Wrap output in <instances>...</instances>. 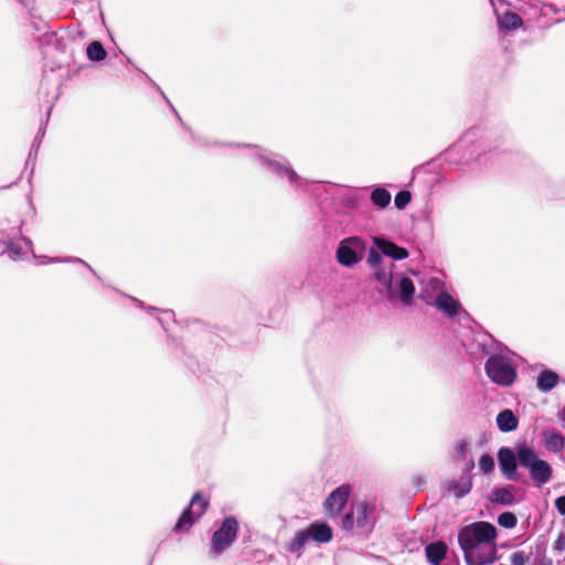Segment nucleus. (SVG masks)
Listing matches in <instances>:
<instances>
[{
  "label": "nucleus",
  "mask_w": 565,
  "mask_h": 565,
  "mask_svg": "<svg viewBox=\"0 0 565 565\" xmlns=\"http://www.w3.org/2000/svg\"><path fill=\"white\" fill-rule=\"evenodd\" d=\"M487 377L495 385L508 388L518 380V363L514 353L508 348H501L489 356L484 363Z\"/></svg>",
  "instance_id": "f257e3e1"
},
{
  "label": "nucleus",
  "mask_w": 565,
  "mask_h": 565,
  "mask_svg": "<svg viewBox=\"0 0 565 565\" xmlns=\"http://www.w3.org/2000/svg\"><path fill=\"white\" fill-rule=\"evenodd\" d=\"M409 256L408 249H370L369 265L374 269V278L388 294L393 287V260L405 259Z\"/></svg>",
  "instance_id": "f03ea898"
},
{
  "label": "nucleus",
  "mask_w": 565,
  "mask_h": 565,
  "mask_svg": "<svg viewBox=\"0 0 565 565\" xmlns=\"http://www.w3.org/2000/svg\"><path fill=\"white\" fill-rule=\"evenodd\" d=\"M519 465L526 469L537 487L546 484L553 477L552 466L539 457L533 446L519 444Z\"/></svg>",
  "instance_id": "7ed1b4c3"
},
{
  "label": "nucleus",
  "mask_w": 565,
  "mask_h": 565,
  "mask_svg": "<svg viewBox=\"0 0 565 565\" xmlns=\"http://www.w3.org/2000/svg\"><path fill=\"white\" fill-rule=\"evenodd\" d=\"M497 535V527L493 524L486 521H477L459 530L458 543L461 550L470 548L476 545L494 542Z\"/></svg>",
  "instance_id": "20e7f679"
},
{
  "label": "nucleus",
  "mask_w": 565,
  "mask_h": 565,
  "mask_svg": "<svg viewBox=\"0 0 565 565\" xmlns=\"http://www.w3.org/2000/svg\"><path fill=\"white\" fill-rule=\"evenodd\" d=\"M209 508V501L204 499L200 492L194 493L190 504L182 511L179 516L173 532L186 533L199 521V519L205 513Z\"/></svg>",
  "instance_id": "39448f33"
},
{
  "label": "nucleus",
  "mask_w": 565,
  "mask_h": 565,
  "mask_svg": "<svg viewBox=\"0 0 565 565\" xmlns=\"http://www.w3.org/2000/svg\"><path fill=\"white\" fill-rule=\"evenodd\" d=\"M238 532V522L234 516H226L221 526L213 533L210 552L220 556L235 541Z\"/></svg>",
  "instance_id": "423d86ee"
},
{
  "label": "nucleus",
  "mask_w": 565,
  "mask_h": 565,
  "mask_svg": "<svg viewBox=\"0 0 565 565\" xmlns=\"http://www.w3.org/2000/svg\"><path fill=\"white\" fill-rule=\"evenodd\" d=\"M461 551L467 565H490L498 558L495 541L470 548H462Z\"/></svg>",
  "instance_id": "0eeeda50"
},
{
  "label": "nucleus",
  "mask_w": 565,
  "mask_h": 565,
  "mask_svg": "<svg viewBox=\"0 0 565 565\" xmlns=\"http://www.w3.org/2000/svg\"><path fill=\"white\" fill-rule=\"evenodd\" d=\"M503 347L505 345L497 341L490 333L480 331L472 334L467 350L470 354H482L489 358Z\"/></svg>",
  "instance_id": "6e6552de"
},
{
  "label": "nucleus",
  "mask_w": 565,
  "mask_h": 565,
  "mask_svg": "<svg viewBox=\"0 0 565 565\" xmlns=\"http://www.w3.org/2000/svg\"><path fill=\"white\" fill-rule=\"evenodd\" d=\"M7 255L12 262H32L35 265H46L61 262H68V258L47 257L39 255L35 249H3L0 256Z\"/></svg>",
  "instance_id": "1a4fd4ad"
},
{
  "label": "nucleus",
  "mask_w": 565,
  "mask_h": 565,
  "mask_svg": "<svg viewBox=\"0 0 565 565\" xmlns=\"http://www.w3.org/2000/svg\"><path fill=\"white\" fill-rule=\"evenodd\" d=\"M433 305L449 319L460 318L461 316L465 318L469 317L461 303L447 291H440Z\"/></svg>",
  "instance_id": "9d476101"
},
{
  "label": "nucleus",
  "mask_w": 565,
  "mask_h": 565,
  "mask_svg": "<svg viewBox=\"0 0 565 565\" xmlns=\"http://www.w3.org/2000/svg\"><path fill=\"white\" fill-rule=\"evenodd\" d=\"M498 461L502 475L508 480L518 479V465H519V444L515 450L509 447H501L498 451Z\"/></svg>",
  "instance_id": "9b49d317"
},
{
  "label": "nucleus",
  "mask_w": 565,
  "mask_h": 565,
  "mask_svg": "<svg viewBox=\"0 0 565 565\" xmlns=\"http://www.w3.org/2000/svg\"><path fill=\"white\" fill-rule=\"evenodd\" d=\"M350 492L351 488L348 484H342L333 490L323 503L326 514L330 518L337 516L345 507Z\"/></svg>",
  "instance_id": "f8f14e48"
},
{
  "label": "nucleus",
  "mask_w": 565,
  "mask_h": 565,
  "mask_svg": "<svg viewBox=\"0 0 565 565\" xmlns=\"http://www.w3.org/2000/svg\"><path fill=\"white\" fill-rule=\"evenodd\" d=\"M309 539L317 543H328L332 540L333 532L329 524L326 522H312L306 529Z\"/></svg>",
  "instance_id": "ddd939ff"
},
{
  "label": "nucleus",
  "mask_w": 565,
  "mask_h": 565,
  "mask_svg": "<svg viewBox=\"0 0 565 565\" xmlns=\"http://www.w3.org/2000/svg\"><path fill=\"white\" fill-rule=\"evenodd\" d=\"M426 558L431 565H440L447 554V545L443 541L428 544L425 547Z\"/></svg>",
  "instance_id": "4468645a"
},
{
  "label": "nucleus",
  "mask_w": 565,
  "mask_h": 565,
  "mask_svg": "<svg viewBox=\"0 0 565 565\" xmlns=\"http://www.w3.org/2000/svg\"><path fill=\"white\" fill-rule=\"evenodd\" d=\"M415 286L411 278L402 277L398 280L396 295L405 306H412L414 302Z\"/></svg>",
  "instance_id": "2eb2a0df"
},
{
  "label": "nucleus",
  "mask_w": 565,
  "mask_h": 565,
  "mask_svg": "<svg viewBox=\"0 0 565 565\" xmlns=\"http://www.w3.org/2000/svg\"><path fill=\"white\" fill-rule=\"evenodd\" d=\"M559 382V375L548 369H544L536 379V387L540 392L547 393L552 391Z\"/></svg>",
  "instance_id": "dca6fc26"
},
{
  "label": "nucleus",
  "mask_w": 565,
  "mask_h": 565,
  "mask_svg": "<svg viewBox=\"0 0 565 565\" xmlns=\"http://www.w3.org/2000/svg\"><path fill=\"white\" fill-rule=\"evenodd\" d=\"M472 489V480L470 476H462L459 480H452L447 484V491L454 493L457 499L467 495Z\"/></svg>",
  "instance_id": "f3484780"
},
{
  "label": "nucleus",
  "mask_w": 565,
  "mask_h": 565,
  "mask_svg": "<svg viewBox=\"0 0 565 565\" xmlns=\"http://www.w3.org/2000/svg\"><path fill=\"white\" fill-rule=\"evenodd\" d=\"M309 535L305 530L298 531L292 540H290L286 545L285 550L295 555L296 557H300L303 554L305 546L309 541Z\"/></svg>",
  "instance_id": "a211bd4d"
},
{
  "label": "nucleus",
  "mask_w": 565,
  "mask_h": 565,
  "mask_svg": "<svg viewBox=\"0 0 565 565\" xmlns=\"http://www.w3.org/2000/svg\"><path fill=\"white\" fill-rule=\"evenodd\" d=\"M497 426L502 433H510L518 428L519 419L511 409H503L497 415Z\"/></svg>",
  "instance_id": "6ab92c4d"
},
{
  "label": "nucleus",
  "mask_w": 565,
  "mask_h": 565,
  "mask_svg": "<svg viewBox=\"0 0 565 565\" xmlns=\"http://www.w3.org/2000/svg\"><path fill=\"white\" fill-rule=\"evenodd\" d=\"M258 156L260 157V159L264 160V162L268 166V168L275 172V173H278L279 175H285L287 177V179L290 181V182H295L297 179H298V175L297 173L288 168V167H285L282 164H280L279 162H277L276 160L274 159H270L268 158L267 156H265L264 153H258Z\"/></svg>",
  "instance_id": "aec40b11"
},
{
  "label": "nucleus",
  "mask_w": 565,
  "mask_h": 565,
  "mask_svg": "<svg viewBox=\"0 0 565 565\" xmlns=\"http://www.w3.org/2000/svg\"><path fill=\"white\" fill-rule=\"evenodd\" d=\"M364 250L365 249H337V259L341 265L352 267L363 258Z\"/></svg>",
  "instance_id": "412c9836"
},
{
  "label": "nucleus",
  "mask_w": 565,
  "mask_h": 565,
  "mask_svg": "<svg viewBox=\"0 0 565 565\" xmlns=\"http://www.w3.org/2000/svg\"><path fill=\"white\" fill-rule=\"evenodd\" d=\"M489 500L501 505H512L515 503L514 494L508 487L494 488L489 495Z\"/></svg>",
  "instance_id": "4be33fe9"
},
{
  "label": "nucleus",
  "mask_w": 565,
  "mask_h": 565,
  "mask_svg": "<svg viewBox=\"0 0 565 565\" xmlns=\"http://www.w3.org/2000/svg\"><path fill=\"white\" fill-rule=\"evenodd\" d=\"M544 445L553 452H559L565 446V438L558 431L545 430L543 431Z\"/></svg>",
  "instance_id": "5701e85b"
},
{
  "label": "nucleus",
  "mask_w": 565,
  "mask_h": 565,
  "mask_svg": "<svg viewBox=\"0 0 565 565\" xmlns=\"http://www.w3.org/2000/svg\"><path fill=\"white\" fill-rule=\"evenodd\" d=\"M500 30H516L522 25V19L514 12H505L503 15H497Z\"/></svg>",
  "instance_id": "b1692460"
},
{
  "label": "nucleus",
  "mask_w": 565,
  "mask_h": 565,
  "mask_svg": "<svg viewBox=\"0 0 565 565\" xmlns=\"http://www.w3.org/2000/svg\"><path fill=\"white\" fill-rule=\"evenodd\" d=\"M374 512V507L365 501L359 502L354 508L356 514V525L364 527L369 524V516Z\"/></svg>",
  "instance_id": "393cba45"
},
{
  "label": "nucleus",
  "mask_w": 565,
  "mask_h": 565,
  "mask_svg": "<svg viewBox=\"0 0 565 565\" xmlns=\"http://www.w3.org/2000/svg\"><path fill=\"white\" fill-rule=\"evenodd\" d=\"M86 53H87V57H88L90 61H94V62L103 61V60L106 57V51H105V49H104V47H103V45H102L99 42H97V41L92 42V43L87 46Z\"/></svg>",
  "instance_id": "a878e982"
},
{
  "label": "nucleus",
  "mask_w": 565,
  "mask_h": 565,
  "mask_svg": "<svg viewBox=\"0 0 565 565\" xmlns=\"http://www.w3.org/2000/svg\"><path fill=\"white\" fill-rule=\"evenodd\" d=\"M371 199L375 205L386 207L391 202V194L385 189H375L372 192Z\"/></svg>",
  "instance_id": "bb28decb"
},
{
  "label": "nucleus",
  "mask_w": 565,
  "mask_h": 565,
  "mask_svg": "<svg viewBox=\"0 0 565 565\" xmlns=\"http://www.w3.org/2000/svg\"><path fill=\"white\" fill-rule=\"evenodd\" d=\"M518 523L516 515L512 512H503L498 516V524L504 529H513Z\"/></svg>",
  "instance_id": "cd10ccee"
},
{
  "label": "nucleus",
  "mask_w": 565,
  "mask_h": 565,
  "mask_svg": "<svg viewBox=\"0 0 565 565\" xmlns=\"http://www.w3.org/2000/svg\"><path fill=\"white\" fill-rule=\"evenodd\" d=\"M479 468L483 473H490L494 469V459L489 454H483L479 459Z\"/></svg>",
  "instance_id": "c85d7f7f"
},
{
  "label": "nucleus",
  "mask_w": 565,
  "mask_h": 565,
  "mask_svg": "<svg viewBox=\"0 0 565 565\" xmlns=\"http://www.w3.org/2000/svg\"><path fill=\"white\" fill-rule=\"evenodd\" d=\"M367 243L362 241L358 236H351L348 238H344L341 241L339 247L345 248V247H366Z\"/></svg>",
  "instance_id": "c756f323"
},
{
  "label": "nucleus",
  "mask_w": 565,
  "mask_h": 565,
  "mask_svg": "<svg viewBox=\"0 0 565 565\" xmlns=\"http://www.w3.org/2000/svg\"><path fill=\"white\" fill-rule=\"evenodd\" d=\"M411 201V193L408 191H401L395 196V205L398 209L405 207Z\"/></svg>",
  "instance_id": "7c9ffc66"
},
{
  "label": "nucleus",
  "mask_w": 565,
  "mask_h": 565,
  "mask_svg": "<svg viewBox=\"0 0 565 565\" xmlns=\"http://www.w3.org/2000/svg\"><path fill=\"white\" fill-rule=\"evenodd\" d=\"M72 264H73V269L78 270L82 268H86L93 277L100 280V278L96 275V273L89 266H87V264L84 260H82L81 258L73 257Z\"/></svg>",
  "instance_id": "2f4dec72"
},
{
  "label": "nucleus",
  "mask_w": 565,
  "mask_h": 565,
  "mask_svg": "<svg viewBox=\"0 0 565 565\" xmlns=\"http://www.w3.org/2000/svg\"><path fill=\"white\" fill-rule=\"evenodd\" d=\"M526 561H527V556L522 551L514 552L510 556L511 565H525Z\"/></svg>",
  "instance_id": "473e14b6"
},
{
  "label": "nucleus",
  "mask_w": 565,
  "mask_h": 565,
  "mask_svg": "<svg viewBox=\"0 0 565 565\" xmlns=\"http://www.w3.org/2000/svg\"><path fill=\"white\" fill-rule=\"evenodd\" d=\"M122 296L127 297L128 299H130L131 301H134L139 308L143 309V310H147L148 312L150 313H153V312H158L159 309L157 307H152V306H146L143 303V301L132 297V296H128V295H125V294H121Z\"/></svg>",
  "instance_id": "72a5a7b5"
},
{
  "label": "nucleus",
  "mask_w": 565,
  "mask_h": 565,
  "mask_svg": "<svg viewBox=\"0 0 565 565\" xmlns=\"http://www.w3.org/2000/svg\"><path fill=\"white\" fill-rule=\"evenodd\" d=\"M354 511L348 512L342 518V527L344 530H351L354 526Z\"/></svg>",
  "instance_id": "f704fd0d"
},
{
  "label": "nucleus",
  "mask_w": 565,
  "mask_h": 565,
  "mask_svg": "<svg viewBox=\"0 0 565 565\" xmlns=\"http://www.w3.org/2000/svg\"><path fill=\"white\" fill-rule=\"evenodd\" d=\"M373 244H374L373 247H390V248L398 247L396 244L391 243L381 237H373Z\"/></svg>",
  "instance_id": "c9c22d12"
},
{
  "label": "nucleus",
  "mask_w": 565,
  "mask_h": 565,
  "mask_svg": "<svg viewBox=\"0 0 565 565\" xmlns=\"http://www.w3.org/2000/svg\"><path fill=\"white\" fill-rule=\"evenodd\" d=\"M555 508L561 515H565V495L558 497L555 500Z\"/></svg>",
  "instance_id": "e433bc0d"
},
{
  "label": "nucleus",
  "mask_w": 565,
  "mask_h": 565,
  "mask_svg": "<svg viewBox=\"0 0 565 565\" xmlns=\"http://www.w3.org/2000/svg\"><path fill=\"white\" fill-rule=\"evenodd\" d=\"M466 449H467V443L465 440H459L456 445L457 452L463 456L466 452Z\"/></svg>",
  "instance_id": "4c0bfd02"
},
{
  "label": "nucleus",
  "mask_w": 565,
  "mask_h": 565,
  "mask_svg": "<svg viewBox=\"0 0 565 565\" xmlns=\"http://www.w3.org/2000/svg\"><path fill=\"white\" fill-rule=\"evenodd\" d=\"M565 545V536H559L558 540L554 544V550L562 551Z\"/></svg>",
  "instance_id": "58836bf2"
},
{
  "label": "nucleus",
  "mask_w": 565,
  "mask_h": 565,
  "mask_svg": "<svg viewBox=\"0 0 565 565\" xmlns=\"http://www.w3.org/2000/svg\"><path fill=\"white\" fill-rule=\"evenodd\" d=\"M534 565H552V561L546 558H540L535 559Z\"/></svg>",
  "instance_id": "ea45409f"
},
{
  "label": "nucleus",
  "mask_w": 565,
  "mask_h": 565,
  "mask_svg": "<svg viewBox=\"0 0 565 565\" xmlns=\"http://www.w3.org/2000/svg\"><path fill=\"white\" fill-rule=\"evenodd\" d=\"M159 323L163 327V321L161 318H158Z\"/></svg>",
  "instance_id": "a19ab883"
},
{
  "label": "nucleus",
  "mask_w": 565,
  "mask_h": 565,
  "mask_svg": "<svg viewBox=\"0 0 565 565\" xmlns=\"http://www.w3.org/2000/svg\"><path fill=\"white\" fill-rule=\"evenodd\" d=\"M562 415H563V417L565 418V406H564V407H563V409H562Z\"/></svg>",
  "instance_id": "79ce46f5"
},
{
  "label": "nucleus",
  "mask_w": 565,
  "mask_h": 565,
  "mask_svg": "<svg viewBox=\"0 0 565 565\" xmlns=\"http://www.w3.org/2000/svg\"><path fill=\"white\" fill-rule=\"evenodd\" d=\"M164 312H166V313H171V315H173V311H172V310H167V311H164Z\"/></svg>",
  "instance_id": "37998d69"
},
{
  "label": "nucleus",
  "mask_w": 565,
  "mask_h": 565,
  "mask_svg": "<svg viewBox=\"0 0 565 565\" xmlns=\"http://www.w3.org/2000/svg\"><path fill=\"white\" fill-rule=\"evenodd\" d=\"M490 1H491V3L493 4V0H490Z\"/></svg>",
  "instance_id": "c03bdc74"
},
{
  "label": "nucleus",
  "mask_w": 565,
  "mask_h": 565,
  "mask_svg": "<svg viewBox=\"0 0 565 565\" xmlns=\"http://www.w3.org/2000/svg\"><path fill=\"white\" fill-rule=\"evenodd\" d=\"M149 565H151V562L149 563Z\"/></svg>",
  "instance_id": "a18cd8bd"
}]
</instances>
